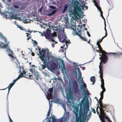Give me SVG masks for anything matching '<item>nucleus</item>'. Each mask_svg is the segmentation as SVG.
<instances>
[{"label": "nucleus", "instance_id": "4c0bfd02", "mask_svg": "<svg viewBox=\"0 0 122 122\" xmlns=\"http://www.w3.org/2000/svg\"><path fill=\"white\" fill-rule=\"evenodd\" d=\"M111 53L113 55H114V54H117V56H119L121 55V54L122 53H121L119 52L118 53Z\"/></svg>", "mask_w": 122, "mask_h": 122}, {"label": "nucleus", "instance_id": "f8f14e48", "mask_svg": "<svg viewBox=\"0 0 122 122\" xmlns=\"http://www.w3.org/2000/svg\"><path fill=\"white\" fill-rule=\"evenodd\" d=\"M22 70L23 71L21 73L22 75H23V76L27 78H28L31 77V76L30 75V73L27 72H26L24 70V68H22Z\"/></svg>", "mask_w": 122, "mask_h": 122}, {"label": "nucleus", "instance_id": "5701e85b", "mask_svg": "<svg viewBox=\"0 0 122 122\" xmlns=\"http://www.w3.org/2000/svg\"><path fill=\"white\" fill-rule=\"evenodd\" d=\"M53 27V28H52V27L51 28H50V29H49V28L47 29V32H51V30L52 29L53 31H55L57 32V26L56 27Z\"/></svg>", "mask_w": 122, "mask_h": 122}, {"label": "nucleus", "instance_id": "052dcab7", "mask_svg": "<svg viewBox=\"0 0 122 122\" xmlns=\"http://www.w3.org/2000/svg\"><path fill=\"white\" fill-rule=\"evenodd\" d=\"M34 44H36V45H37V41H36V40H34Z\"/></svg>", "mask_w": 122, "mask_h": 122}, {"label": "nucleus", "instance_id": "e433bc0d", "mask_svg": "<svg viewBox=\"0 0 122 122\" xmlns=\"http://www.w3.org/2000/svg\"><path fill=\"white\" fill-rule=\"evenodd\" d=\"M26 35L28 37L27 38H26L28 40L30 38L31 36H30V35L29 34L27 33H26Z\"/></svg>", "mask_w": 122, "mask_h": 122}, {"label": "nucleus", "instance_id": "423d86ee", "mask_svg": "<svg viewBox=\"0 0 122 122\" xmlns=\"http://www.w3.org/2000/svg\"><path fill=\"white\" fill-rule=\"evenodd\" d=\"M99 106L100 107L99 108V111L100 114L102 115V117L101 115L99 114L98 115V116L99 117L100 120L101 121V122H104V121L103 119V117H104L105 115V114L104 113V111L103 110V108L104 107H103L101 103V102L99 101Z\"/></svg>", "mask_w": 122, "mask_h": 122}, {"label": "nucleus", "instance_id": "cd10ccee", "mask_svg": "<svg viewBox=\"0 0 122 122\" xmlns=\"http://www.w3.org/2000/svg\"><path fill=\"white\" fill-rule=\"evenodd\" d=\"M102 61H102H101L100 62V65L99 66V73L100 74L99 75H100L101 73L103 75L102 73V69H101L100 68V66L101 64V63Z\"/></svg>", "mask_w": 122, "mask_h": 122}, {"label": "nucleus", "instance_id": "c756f323", "mask_svg": "<svg viewBox=\"0 0 122 122\" xmlns=\"http://www.w3.org/2000/svg\"><path fill=\"white\" fill-rule=\"evenodd\" d=\"M13 85L14 84H13L12 83L10 84L9 85V86L8 87V94L9 93L10 89L11 88Z\"/></svg>", "mask_w": 122, "mask_h": 122}, {"label": "nucleus", "instance_id": "de8ad7c7", "mask_svg": "<svg viewBox=\"0 0 122 122\" xmlns=\"http://www.w3.org/2000/svg\"><path fill=\"white\" fill-rule=\"evenodd\" d=\"M102 40L99 39L97 41V43H100L102 41Z\"/></svg>", "mask_w": 122, "mask_h": 122}, {"label": "nucleus", "instance_id": "20e7f679", "mask_svg": "<svg viewBox=\"0 0 122 122\" xmlns=\"http://www.w3.org/2000/svg\"><path fill=\"white\" fill-rule=\"evenodd\" d=\"M69 8L68 11L69 16L71 18H74V17H78L81 18H83V16L82 15L83 12L81 11V8ZM84 8H81L83 10Z\"/></svg>", "mask_w": 122, "mask_h": 122}, {"label": "nucleus", "instance_id": "e2e57ef3", "mask_svg": "<svg viewBox=\"0 0 122 122\" xmlns=\"http://www.w3.org/2000/svg\"><path fill=\"white\" fill-rule=\"evenodd\" d=\"M33 31H31V30L29 31V30H28V31H26V32H28L30 33H31V32H32Z\"/></svg>", "mask_w": 122, "mask_h": 122}, {"label": "nucleus", "instance_id": "473e14b6", "mask_svg": "<svg viewBox=\"0 0 122 122\" xmlns=\"http://www.w3.org/2000/svg\"><path fill=\"white\" fill-rule=\"evenodd\" d=\"M41 61H43V63L44 65H46L47 62H48V60H45L44 58H43L42 60H41Z\"/></svg>", "mask_w": 122, "mask_h": 122}, {"label": "nucleus", "instance_id": "a19ab883", "mask_svg": "<svg viewBox=\"0 0 122 122\" xmlns=\"http://www.w3.org/2000/svg\"><path fill=\"white\" fill-rule=\"evenodd\" d=\"M57 36V35L56 34V32H54V33H52V36H51L52 37V36L56 37Z\"/></svg>", "mask_w": 122, "mask_h": 122}, {"label": "nucleus", "instance_id": "ea45409f", "mask_svg": "<svg viewBox=\"0 0 122 122\" xmlns=\"http://www.w3.org/2000/svg\"><path fill=\"white\" fill-rule=\"evenodd\" d=\"M56 119L55 118L54 116H53L52 117V122H56Z\"/></svg>", "mask_w": 122, "mask_h": 122}, {"label": "nucleus", "instance_id": "37998d69", "mask_svg": "<svg viewBox=\"0 0 122 122\" xmlns=\"http://www.w3.org/2000/svg\"><path fill=\"white\" fill-rule=\"evenodd\" d=\"M34 20H37L39 21V22H40L41 20L40 19H38L36 17L35 18H34Z\"/></svg>", "mask_w": 122, "mask_h": 122}, {"label": "nucleus", "instance_id": "a211bd4d", "mask_svg": "<svg viewBox=\"0 0 122 122\" xmlns=\"http://www.w3.org/2000/svg\"><path fill=\"white\" fill-rule=\"evenodd\" d=\"M7 47L8 48V50H7L6 51L7 53H9V56L11 57V58L13 59L14 58V57L12 55V54L13 53L12 51H11L8 47Z\"/></svg>", "mask_w": 122, "mask_h": 122}, {"label": "nucleus", "instance_id": "1a4fd4ad", "mask_svg": "<svg viewBox=\"0 0 122 122\" xmlns=\"http://www.w3.org/2000/svg\"><path fill=\"white\" fill-rule=\"evenodd\" d=\"M99 76L100 77L101 82V84L100 86L102 89V91L100 92V94H102V93H103L105 91V89L104 87V80L102 78V75L101 73H100V75H99Z\"/></svg>", "mask_w": 122, "mask_h": 122}, {"label": "nucleus", "instance_id": "ddd939ff", "mask_svg": "<svg viewBox=\"0 0 122 122\" xmlns=\"http://www.w3.org/2000/svg\"><path fill=\"white\" fill-rule=\"evenodd\" d=\"M30 70L32 74H33V73H34V76L35 77L36 79L39 78L40 76L39 73L38 72L34 71V69L33 68L30 69Z\"/></svg>", "mask_w": 122, "mask_h": 122}, {"label": "nucleus", "instance_id": "0eeeda50", "mask_svg": "<svg viewBox=\"0 0 122 122\" xmlns=\"http://www.w3.org/2000/svg\"><path fill=\"white\" fill-rule=\"evenodd\" d=\"M46 10V12L48 14V15L49 16H51L55 14L57 11V10L55 9V8H51L49 9L48 8Z\"/></svg>", "mask_w": 122, "mask_h": 122}, {"label": "nucleus", "instance_id": "393cba45", "mask_svg": "<svg viewBox=\"0 0 122 122\" xmlns=\"http://www.w3.org/2000/svg\"><path fill=\"white\" fill-rule=\"evenodd\" d=\"M65 75L64 76V79L65 81H67V79H68L69 81H70V82H71V80L69 78V77H68L67 74L66 73V72L65 71Z\"/></svg>", "mask_w": 122, "mask_h": 122}, {"label": "nucleus", "instance_id": "4d7b16f0", "mask_svg": "<svg viewBox=\"0 0 122 122\" xmlns=\"http://www.w3.org/2000/svg\"><path fill=\"white\" fill-rule=\"evenodd\" d=\"M9 118L10 120V122H13L10 116H9Z\"/></svg>", "mask_w": 122, "mask_h": 122}, {"label": "nucleus", "instance_id": "79ce46f5", "mask_svg": "<svg viewBox=\"0 0 122 122\" xmlns=\"http://www.w3.org/2000/svg\"><path fill=\"white\" fill-rule=\"evenodd\" d=\"M17 27H18V28L20 29V30H23V28L22 27L20 26H19L18 25H17Z\"/></svg>", "mask_w": 122, "mask_h": 122}, {"label": "nucleus", "instance_id": "49530a36", "mask_svg": "<svg viewBox=\"0 0 122 122\" xmlns=\"http://www.w3.org/2000/svg\"><path fill=\"white\" fill-rule=\"evenodd\" d=\"M62 106L63 107V108L64 111H66V107L64 105H62Z\"/></svg>", "mask_w": 122, "mask_h": 122}, {"label": "nucleus", "instance_id": "3c124183", "mask_svg": "<svg viewBox=\"0 0 122 122\" xmlns=\"http://www.w3.org/2000/svg\"><path fill=\"white\" fill-rule=\"evenodd\" d=\"M67 8H64L62 12L63 13H64L65 11L67 10Z\"/></svg>", "mask_w": 122, "mask_h": 122}, {"label": "nucleus", "instance_id": "dca6fc26", "mask_svg": "<svg viewBox=\"0 0 122 122\" xmlns=\"http://www.w3.org/2000/svg\"><path fill=\"white\" fill-rule=\"evenodd\" d=\"M108 60V57L106 56V53L102 54V61L104 63H105Z\"/></svg>", "mask_w": 122, "mask_h": 122}, {"label": "nucleus", "instance_id": "c85d7f7f", "mask_svg": "<svg viewBox=\"0 0 122 122\" xmlns=\"http://www.w3.org/2000/svg\"><path fill=\"white\" fill-rule=\"evenodd\" d=\"M98 48L99 50H100V52H99V53H101L102 54L106 53L104 51L102 50V48L101 47H99Z\"/></svg>", "mask_w": 122, "mask_h": 122}, {"label": "nucleus", "instance_id": "6e6552de", "mask_svg": "<svg viewBox=\"0 0 122 122\" xmlns=\"http://www.w3.org/2000/svg\"><path fill=\"white\" fill-rule=\"evenodd\" d=\"M39 54L38 55H39L38 57H40L41 60H42L43 58H44L45 56V53L46 52V51L44 49L41 50L40 49L38 48Z\"/></svg>", "mask_w": 122, "mask_h": 122}, {"label": "nucleus", "instance_id": "8fccbe9b", "mask_svg": "<svg viewBox=\"0 0 122 122\" xmlns=\"http://www.w3.org/2000/svg\"><path fill=\"white\" fill-rule=\"evenodd\" d=\"M16 79H15L12 82V83L13 84H14L15 83V82L16 81Z\"/></svg>", "mask_w": 122, "mask_h": 122}, {"label": "nucleus", "instance_id": "39448f33", "mask_svg": "<svg viewBox=\"0 0 122 122\" xmlns=\"http://www.w3.org/2000/svg\"><path fill=\"white\" fill-rule=\"evenodd\" d=\"M84 0H79L80 2L77 0L73 1L72 3V6L73 8H88L85 5L87 3L85 2Z\"/></svg>", "mask_w": 122, "mask_h": 122}, {"label": "nucleus", "instance_id": "f03ea898", "mask_svg": "<svg viewBox=\"0 0 122 122\" xmlns=\"http://www.w3.org/2000/svg\"><path fill=\"white\" fill-rule=\"evenodd\" d=\"M77 72L76 71L75 72L76 74V78L78 80V81L80 82V88L81 90L82 94L84 96L81 100V102L84 101V105L86 103V114L85 116V118L87 119V121H88L89 119L90 118L91 116V112H89V106L88 102V100L87 97V95L86 93V90H84L82 87V83L84 81L83 79L81 77V74L80 71V69L79 68H77Z\"/></svg>", "mask_w": 122, "mask_h": 122}, {"label": "nucleus", "instance_id": "680f3d73", "mask_svg": "<svg viewBox=\"0 0 122 122\" xmlns=\"http://www.w3.org/2000/svg\"><path fill=\"white\" fill-rule=\"evenodd\" d=\"M83 86H84V87L85 88H86V84L85 83H83Z\"/></svg>", "mask_w": 122, "mask_h": 122}, {"label": "nucleus", "instance_id": "603ef678", "mask_svg": "<svg viewBox=\"0 0 122 122\" xmlns=\"http://www.w3.org/2000/svg\"><path fill=\"white\" fill-rule=\"evenodd\" d=\"M38 32L40 34H41V35L42 36H44V34L41 32L40 31H38Z\"/></svg>", "mask_w": 122, "mask_h": 122}, {"label": "nucleus", "instance_id": "58836bf2", "mask_svg": "<svg viewBox=\"0 0 122 122\" xmlns=\"http://www.w3.org/2000/svg\"><path fill=\"white\" fill-rule=\"evenodd\" d=\"M54 102L57 104H59V99H56L54 101Z\"/></svg>", "mask_w": 122, "mask_h": 122}, {"label": "nucleus", "instance_id": "6ab92c4d", "mask_svg": "<svg viewBox=\"0 0 122 122\" xmlns=\"http://www.w3.org/2000/svg\"><path fill=\"white\" fill-rule=\"evenodd\" d=\"M45 38L49 39L50 41H52V42H54L55 40L53 39V37L51 36H50L49 35L46 36L45 35Z\"/></svg>", "mask_w": 122, "mask_h": 122}, {"label": "nucleus", "instance_id": "bb28decb", "mask_svg": "<svg viewBox=\"0 0 122 122\" xmlns=\"http://www.w3.org/2000/svg\"><path fill=\"white\" fill-rule=\"evenodd\" d=\"M49 101V104L50 105V107H49V110L48 112L47 116L48 117L50 115V110H51V108L52 107L51 106V105L50 103V102Z\"/></svg>", "mask_w": 122, "mask_h": 122}, {"label": "nucleus", "instance_id": "0e129e2a", "mask_svg": "<svg viewBox=\"0 0 122 122\" xmlns=\"http://www.w3.org/2000/svg\"><path fill=\"white\" fill-rule=\"evenodd\" d=\"M97 45L98 46V48L100 47L101 46H100V44H99V43H97Z\"/></svg>", "mask_w": 122, "mask_h": 122}, {"label": "nucleus", "instance_id": "72a5a7b5", "mask_svg": "<svg viewBox=\"0 0 122 122\" xmlns=\"http://www.w3.org/2000/svg\"><path fill=\"white\" fill-rule=\"evenodd\" d=\"M53 91V89L52 88H50L49 90V94L51 96L52 95V92Z\"/></svg>", "mask_w": 122, "mask_h": 122}, {"label": "nucleus", "instance_id": "aec40b11", "mask_svg": "<svg viewBox=\"0 0 122 122\" xmlns=\"http://www.w3.org/2000/svg\"><path fill=\"white\" fill-rule=\"evenodd\" d=\"M43 8H40L38 10V11L40 13V14L41 15H44L46 13V11H45L44 10L42 9ZM44 9V8H43Z\"/></svg>", "mask_w": 122, "mask_h": 122}, {"label": "nucleus", "instance_id": "c03bdc74", "mask_svg": "<svg viewBox=\"0 0 122 122\" xmlns=\"http://www.w3.org/2000/svg\"><path fill=\"white\" fill-rule=\"evenodd\" d=\"M65 42L66 43H68L69 44L70 43V42L69 40L68 39L67 40L65 41Z\"/></svg>", "mask_w": 122, "mask_h": 122}, {"label": "nucleus", "instance_id": "7ed1b4c3", "mask_svg": "<svg viewBox=\"0 0 122 122\" xmlns=\"http://www.w3.org/2000/svg\"><path fill=\"white\" fill-rule=\"evenodd\" d=\"M14 8H7L8 10H5V11H1V8H0V13L3 16L2 18L5 17L6 19L9 18L10 19H14L19 20H21V19L20 17L17 16L16 15L15 13V10Z\"/></svg>", "mask_w": 122, "mask_h": 122}, {"label": "nucleus", "instance_id": "2f4dec72", "mask_svg": "<svg viewBox=\"0 0 122 122\" xmlns=\"http://www.w3.org/2000/svg\"><path fill=\"white\" fill-rule=\"evenodd\" d=\"M97 10L99 11L100 12V14L101 15V16H102V17L104 20L105 19L103 17L102 15V11L101 10V8H97Z\"/></svg>", "mask_w": 122, "mask_h": 122}, {"label": "nucleus", "instance_id": "a878e982", "mask_svg": "<svg viewBox=\"0 0 122 122\" xmlns=\"http://www.w3.org/2000/svg\"><path fill=\"white\" fill-rule=\"evenodd\" d=\"M95 76H93L91 77L90 78V80L92 82H93L91 84L92 85H93L95 82Z\"/></svg>", "mask_w": 122, "mask_h": 122}, {"label": "nucleus", "instance_id": "4be33fe9", "mask_svg": "<svg viewBox=\"0 0 122 122\" xmlns=\"http://www.w3.org/2000/svg\"><path fill=\"white\" fill-rule=\"evenodd\" d=\"M22 19L23 20L24 23H25L29 22V18L28 16H24Z\"/></svg>", "mask_w": 122, "mask_h": 122}, {"label": "nucleus", "instance_id": "774afa93", "mask_svg": "<svg viewBox=\"0 0 122 122\" xmlns=\"http://www.w3.org/2000/svg\"><path fill=\"white\" fill-rule=\"evenodd\" d=\"M51 46L52 48H53L54 46V43H53L51 44Z\"/></svg>", "mask_w": 122, "mask_h": 122}, {"label": "nucleus", "instance_id": "4468645a", "mask_svg": "<svg viewBox=\"0 0 122 122\" xmlns=\"http://www.w3.org/2000/svg\"><path fill=\"white\" fill-rule=\"evenodd\" d=\"M57 32L58 31L62 35H64L65 36H66V35L64 32V30L62 28L61 26L60 25L57 26Z\"/></svg>", "mask_w": 122, "mask_h": 122}, {"label": "nucleus", "instance_id": "864d4df0", "mask_svg": "<svg viewBox=\"0 0 122 122\" xmlns=\"http://www.w3.org/2000/svg\"><path fill=\"white\" fill-rule=\"evenodd\" d=\"M105 26H104V30L105 31V34H107V30H106V28H105V27H106V24L105 23Z\"/></svg>", "mask_w": 122, "mask_h": 122}, {"label": "nucleus", "instance_id": "9b49d317", "mask_svg": "<svg viewBox=\"0 0 122 122\" xmlns=\"http://www.w3.org/2000/svg\"><path fill=\"white\" fill-rule=\"evenodd\" d=\"M1 36H2V39H3L4 40L5 42V45H4L2 47H0L1 48H2L3 49H4L6 48V46H8L9 43L7 41L6 38L3 36L2 34L0 32V37Z\"/></svg>", "mask_w": 122, "mask_h": 122}, {"label": "nucleus", "instance_id": "bf43d9fd", "mask_svg": "<svg viewBox=\"0 0 122 122\" xmlns=\"http://www.w3.org/2000/svg\"><path fill=\"white\" fill-rule=\"evenodd\" d=\"M107 36V34H105V35L103 36V37L101 39H100L101 40H102V39H103L106 36Z\"/></svg>", "mask_w": 122, "mask_h": 122}, {"label": "nucleus", "instance_id": "a18cd8bd", "mask_svg": "<svg viewBox=\"0 0 122 122\" xmlns=\"http://www.w3.org/2000/svg\"><path fill=\"white\" fill-rule=\"evenodd\" d=\"M100 95L101 96V97H100V98L99 100L98 101V102L99 103V101H100L101 102V101H100V100L101 98H103V95L102 94H100ZM101 103L102 104V103Z\"/></svg>", "mask_w": 122, "mask_h": 122}, {"label": "nucleus", "instance_id": "2eb2a0df", "mask_svg": "<svg viewBox=\"0 0 122 122\" xmlns=\"http://www.w3.org/2000/svg\"><path fill=\"white\" fill-rule=\"evenodd\" d=\"M74 34L78 36L80 38L82 39L84 38V37L81 35V30H79V28L77 29V31H76L75 32V33Z\"/></svg>", "mask_w": 122, "mask_h": 122}, {"label": "nucleus", "instance_id": "f3484780", "mask_svg": "<svg viewBox=\"0 0 122 122\" xmlns=\"http://www.w3.org/2000/svg\"><path fill=\"white\" fill-rule=\"evenodd\" d=\"M60 59L61 60V63L62 66H61V68L62 69L61 72L62 73H63L64 72L65 73V71H66L65 70V68L64 61L61 58H60Z\"/></svg>", "mask_w": 122, "mask_h": 122}, {"label": "nucleus", "instance_id": "6e6d98bb", "mask_svg": "<svg viewBox=\"0 0 122 122\" xmlns=\"http://www.w3.org/2000/svg\"><path fill=\"white\" fill-rule=\"evenodd\" d=\"M92 111L93 112V113H96V112L95 110V109L93 108H92Z\"/></svg>", "mask_w": 122, "mask_h": 122}, {"label": "nucleus", "instance_id": "7c9ffc66", "mask_svg": "<svg viewBox=\"0 0 122 122\" xmlns=\"http://www.w3.org/2000/svg\"><path fill=\"white\" fill-rule=\"evenodd\" d=\"M63 35L64 36V39H63L62 40H61V39L60 40V41L61 42H62V43H64L65 42V40L66 39L67 37L66 36H66H64V35Z\"/></svg>", "mask_w": 122, "mask_h": 122}, {"label": "nucleus", "instance_id": "13d9d810", "mask_svg": "<svg viewBox=\"0 0 122 122\" xmlns=\"http://www.w3.org/2000/svg\"><path fill=\"white\" fill-rule=\"evenodd\" d=\"M106 118L107 119V120L108 122L110 121V120L109 118H108L107 117H106Z\"/></svg>", "mask_w": 122, "mask_h": 122}, {"label": "nucleus", "instance_id": "f704fd0d", "mask_svg": "<svg viewBox=\"0 0 122 122\" xmlns=\"http://www.w3.org/2000/svg\"><path fill=\"white\" fill-rule=\"evenodd\" d=\"M23 76V75H22V74L21 73V74H20L15 79H16V80H17L19 79L20 78Z\"/></svg>", "mask_w": 122, "mask_h": 122}, {"label": "nucleus", "instance_id": "f257e3e1", "mask_svg": "<svg viewBox=\"0 0 122 122\" xmlns=\"http://www.w3.org/2000/svg\"><path fill=\"white\" fill-rule=\"evenodd\" d=\"M63 95L64 97L66 98L67 97L69 100H71L72 102L73 106L72 107L73 108L74 113L78 115V122H83L82 119V114L84 107V101L79 102V104L75 103V100L74 99L73 95V92L71 91V86H69L68 88V93L67 94V97L64 95V93Z\"/></svg>", "mask_w": 122, "mask_h": 122}, {"label": "nucleus", "instance_id": "69168bd1", "mask_svg": "<svg viewBox=\"0 0 122 122\" xmlns=\"http://www.w3.org/2000/svg\"><path fill=\"white\" fill-rule=\"evenodd\" d=\"M83 40H84L85 41H87L86 40L87 39L86 37H84V38L83 39Z\"/></svg>", "mask_w": 122, "mask_h": 122}, {"label": "nucleus", "instance_id": "9d476101", "mask_svg": "<svg viewBox=\"0 0 122 122\" xmlns=\"http://www.w3.org/2000/svg\"><path fill=\"white\" fill-rule=\"evenodd\" d=\"M46 50L47 51V57L48 60V62L50 61H53V59L52 58H53V56L51 54V52H50L48 49L47 48H46Z\"/></svg>", "mask_w": 122, "mask_h": 122}, {"label": "nucleus", "instance_id": "412c9836", "mask_svg": "<svg viewBox=\"0 0 122 122\" xmlns=\"http://www.w3.org/2000/svg\"><path fill=\"white\" fill-rule=\"evenodd\" d=\"M16 68L17 69V70H19V71L18 72V73H21V71H23L22 70V68H21V67L20 66L19 64V63L18 64H16Z\"/></svg>", "mask_w": 122, "mask_h": 122}, {"label": "nucleus", "instance_id": "338daca9", "mask_svg": "<svg viewBox=\"0 0 122 122\" xmlns=\"http://www.w3.org/2000/svg\"><path fill=\"white\" fill-rule=\"evenodd\" d=\"M58 78H56V77H54L53 78H52V80H56V79H58Z\"/></svg>", "mask_w": 122, "mask_h": 122}, {"label": "nucleus", "instance_id": "09e8293b", "mask_svg": "<svg viewBox=\"0 0 122 122\" xmlns=\"http://www.w3.org/2000/svg\"><path fill=\"white\" fill-rule=\"evenodd\" d=\"M45 65L42 64V68L43 69H44L46 68V66H45Z\"/></svg>", "mask_w": 122, "mask_h": 122}, {"label": "nucleus", "instance_id": "5fc2aeb1", "mask_svg": "<svg viewBox=\"0 0 122 122\" xmlns=\"http://www.w3.org/2000/svg\"><path fill=\"white\" fill-rule=\"evenodd\" d=\"M86 33H87V35L88 36L90 37L91 36L90 35V34L89 33L88 31H87Z\"/></svg>", "mask_w": 122, "mask_h": 122}, {"label": "nucleus", "instance_id": "b1692460", "mask_svg": "<svg viewBox=\"0 0 122 122\" xmlns=\"http://www.w3.org/2000/svg\"><path fill=\"white\" fill-rule=\"evenodd\" d=\"M71 29L73 30L74 31V34L75 32L76 31H77V30H75L74 28L76 27L75 24V23H73L71 24Z\"/></svg>", "mask_w": 122, "mask_h": 122}, {"label": "nucleus", "instance_id": "c9c22d12", "mask_svg": "<svg viewBox=\"0 0 122 122\" xmlns=\"http://www.w3.org/2000/svg\"><path fill=\"white\" fill-rule=\"evenodd\" d=\"M42 73L45 76H49V75L48 74V73L46 71H43L42 72Z\"/></svg>", "mask_w": 122, "mask_h": 122}]
</instances>
